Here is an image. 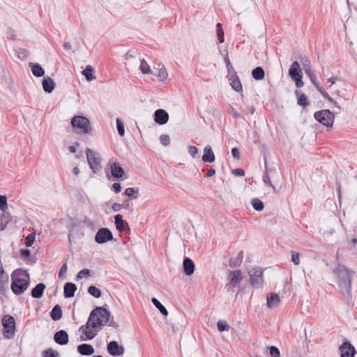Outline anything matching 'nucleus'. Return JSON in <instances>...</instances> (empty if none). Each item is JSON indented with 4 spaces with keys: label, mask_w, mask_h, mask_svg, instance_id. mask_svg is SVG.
I'll list each match as a JSON object with an SVG mask.
<instances>
[{
    "label": "nucleus",
    "mask_w": 357,
    "mask_h": 357,
    "mask_svg": "<svg viewBox=\"0 0 357 357\" xmlns=\"http://www.w3.org/2000/svg\"><path fill=\"white\" fill-rule=\"evenodd\" d=\"M333 273L337 279V284L341 293L347 303L351 299V280L355 275V272L348 269L344 266L338 264L333 269Z\"/></svg>",
    "instance_id": "1"
},
{
    "label": "nucleus",
    "mask_w": 357,
    "mask_h": 357,
    "mask_svg": "<svg viewBox=\"0 0 357 357\" xmlns=\"http://www.w3.org/2000/svg\"><path fill=\"white\" fill-rule=\"evenodd\" d=\"M29 284V275L26 271L22 268L15 270L11 274V290L19 295L25 291Z\"/></svg>",
    "instance_id": "2"
},
{
    "label": "nucleus",
    "mask_w": 357,
    "mask_h": 357,
    "mask_svg": "<svg viewBox=\"0 0 357 357\" xmlns=\"http://www.w3.org/2000/svg\"><path fill=\"white\" fill-rule=\"evenodd\" d=\"M111 314L108 310L103 307H96L90 314L86 328H96L107 324L110 318Z\"/></svg>",
    "instance_id": "3"
},
{
    "label": "nucleus",
    "mask_w": 357,
    "mask_h": 357,
    "mask_svg": "<svg viewBox=\"0 0 357 357\" xmlns=\"http://www.w3.org/2000/svg\"><path fill=\"white\" fill-rule=\"evenodd\" d=\"M71 125L76 132L83 133L85 135L90 134L92 131L90 121L84 116H75L71 119Z\"/></svg>",
    "instance_id": "4"
},
{
    "label": "nucleus",
    "mask_w": 357,
    "mask_h": 357,
    "mask_svg": "<svg viewBox=\"0 0 357 357\" xmlns=\"http://www.w3.org/2000/svg\"><path fill=\"white\" fill-rule=\"evenodd\" d=\"M314 118L318 122L325 126L328 130V128H333L335 114L334 112H332L329 109H322L315 112L314 114Z\"/></svg>",
    "instance_id": "5"
},
{
    "label": "nucleus",
    "mask_w": 357,
    "mask_h": 357,
    "mask_svg": "<svg viewBox=\"0 0 357 357\" xmlns=\"http://www.w3.org/2000/svg\"><path fill=\"white\" fill-rule=\"evenodd\" d=\"M1 322L3 328V337L6 339H12L16 331L14 317L11 315L6 314L3 316Z\"/></svg>",
    "instance_id": "6"
},
{
    "label": "nucleus",
    "mask_w": 357,
    "mask_h": 357,
    "mask_svg": "<svg viewBox=\"0 0 357 357\" xmlns=\"http://www.w3.org/2000/svg\"><path fill=\"white\" fill-rule=\"evenodd\" d=\"M263 270L260 267H252L248 271L250 284L254 288L262 287L264 284Z\"/></svg>",
    "instance_id": "7"
},
{
    "label": "nucleus",
    "mask_w": 357,
    "mask_h": 357,
    "mask_svg": "<svg viewBox=\"0 0 357 357\" xmlns=\"http://www.w3.org/2000/svg\"><path fill=\"white\" fill-rule=\"evenodd\" d=\"M86 155L89 165L93 173H97L101 168V158L99 154L89 148L86 149Z\"/></svg>",
    "instance_id": "8"
},
{
    "label": "nucleus",
    "mask_w": 357,
    "mask_h": 357,
    "mask_svg": "<svg viewBox=\"0 0 357 357\" xmlns=\"http://www.w3.org/2000/svg\"><path fill=\"white\" fill-rule=\"evenodd\" d=\"M94 239L97 243L103 244L113 240V234L108 228L102 227L96 232Z\"/></svg>",
    "instance_id": "9"
},
{
    "label": "nucleus",
    "mask_w": 357,
    "mask_h": 357,
    "mask_svg": "<svg viewBox=\"0 0 357 357\" xmlns=\"http://www.w3.org/2000/svg\"><path fill=\"white\" fill-rule=\"evenodd\" d=\"M340 357H354L356 351L355 347L349 342L344 341L339 347Z\"/></svg>",
    "instance_id": "10"
},
{
    "label": "nucleus",
    "mask_w": 357,
    "mask_h": 357,
    "mask_svg": "<svg viewBox=\"0 0 357 357\" xmlns=\"http://www.w3.org/2000/svg\"><path fill=\"white\" fill-rule=\"evenodd\" d=\"M107 349L108 353L112 356H122L125 352L124 347L114 340L107 344Z\"/></svg>",
    "instance_id": "11"
},
{
    "label": "nucleus",
    "mask_w": 357,
    "mask_h": 357,
    "mask_svg": "<svg viewBox=\"0 0 357 357\" xmlns=\"http://www.w3.org/2000/svg\"><path fill=\"white\" fill-rule=\"evenodd\" d=\"M108 165L110 166L111 174L114 178L120 179L123 176L124 169L119 162L109 160Z\"/></svg>",
    "instance_id": "12"
},
{
    "label": "nucleus",
    "mask_w": 357,
    "mask_h": 357,
    "mask_svg": "<svg viewBox=\"0 0 357 357\" xmlns=\"http://www.w3.org/2000/svg\"><path fill=\"white\" fill-rule=\"evenodd\" d=\"M154 121L158 125H165L169 121V114L163 109H158L153 114Z\"/></svg>",
    "instance_id": "13"
},
{
    "label": "nucleus",
    "mask_w": 357,
    "mask_h": 357,
    "mask_svg": "<svg viewBox=\"0 0 357 357\" xmlns=\"http://www.w3.org/2000/svg\"><path fill=\"white\" fill-rule=\"evenodd\" d=\"M54 340L58 344L66 345L69 342L68 334L66 331L60 330L54 333Z\"/></svg>",
    "instance_id": "14"
},
{
    "label": "nucleus",
    "mask_w": 357,
    "mask_h": 357,
    "mask_svg": "<svg viewBox=\"0 0 357 357\" xmlns=\"http://www.w3.org/2000/svg\"><path fill=\"white\" fill-rule=\"evenodd\" d=\"M183 272L186 275L190 276L194 273L195 266L191 259L185 257L183 261Z\"/></svg>",
    "instance_id": "15"
},
{
    "label": "nucleus",
    "mask_w": 357,
    "mask_h": 357,
    "mask_svg": "<svg viewBox=\"0 0 357 357\" xmlns=\"http://www.w3.org/2000/svg\"><path fill=\"white\" fill-rule=\"evenodd\" d=\"M243 280L242 272L240 270L231 271L229 273V284L236 287Z\"/></svg>",
    "instance_id": "16"
},
{
    "label": "nucleus",
    "mask_w": 357,
    "mask_h": 357,
    "mask_svg": "<svg viewBox=\"0 0 357 357\" xmlns=\"http://www.w3.org/2000/svg\"><path fill=\"white\" fill-rule=\"evenodd\" d=\"M289 75L291 79L303 75L301 66L298 61H294L291 63L289 69Z\"/></svg>",
    "instance_id": "17"
},
{
    "label": "nucleus",
    "mask_w": 357,
    "mask_h": 357,
    "mask_svg": "<svg viewBox=\"0 0 357 357\" xmlns=\"http://www.w3.org/2000/svg\"><path fill=\"white\" fill-rule=\"evenodd\" d=\"M114 222L116 228L119 232L125 231L126 227L129 229L128 222L123 219V216L121 214H117L114 216Z\"/></svg>",
    "instance_id": "18"
},
{
    "label": "nucleus",
    "mask_w": 357,
    "mask_h": 357,
    "mask_svg": "<svg viewBox=\"0 0 357 357\" xmlns=\"http://www.w3.org/2000/svg\"><path fill=\"white\" fill-rule=\"evenodd\" d=\"M95 351L93 347L89 344H81L77 346V352L82 356L92 355Z\"/></svg>",
    "instance_id": "19"
},
{
    "label": "nucleus",
    "mask_w": 357,
    "mask_h": 357,
    "mask_svg": "<svg viewBox=\"0 0 357 357\" xmlns=\"http://www.w3.org/2000/svg\"><path fill=\"white\" fill-rule=\"evenodd\" d=\"M215 155L210 145H206L204 149V154L202 155V160L204 162L211 163L215 160Z\"/></svg>",
    "instance_id": "20"
},
{
    "label": "nucleus",
    "mask_w": 357,
    "mask_h": 357,
    "mask_svg": "<svg viewBox=\"0 0 357 357\" xmlns=\"http://www.w3.org/2000/svg\"><path fill=\"white\" fill-rule=\"evenodd\" d=\"M43 88L45 92L47 93H52L55 88V82L50 77H45L42 81Z\"/></svg>",
    "instance_id": "21"
},
{
    "label": "nucleus",
    "mask_w": 357,
    "mask_h": 357,
    "mask_svg": "<svg viewBox=\"0 0 357 357\" xmlns=\"http://www.w3.org/2000/svg\"><path fill=\"white\" fill-rule=\"evenodd\" d=\"M77 290V286L73 282H66L63 287L64 297L66 298H72L75 296Z\"/></svg>",
    "instance_id": "22"
},
{
    "label": "nucleus",
    "mask_w": 357,
    "mask_h": 357,
    "mask_svg": "<svg viewBox=\"0 0 357 357\" xmlns=\"http://www.w3.org/2000/svg\"><path fill=\"white\" fill-rule=\"evenodd\" d=\"M229 81L230 86L234 90H235L236 92H242V84L237 74L234 73L231 77H229Z\"/></svg>",
    "instance_id": "23"
},
{
    "label": "nucleus",
    "mask_w": 357,
    "mask_h": 357,
    "mask_svg": "<svg viewBox=\"0 0 357 357\" xmlns=\"http://www.w3.org/2000/svg\"><path fill=\"white\" fill-rule=\"evenodd\" d=\"M267 306L269 308L276 307L280 302V299L279 296L276 293H270L267 295Z\"/></svg>",
    "instance_id": "24"
},
{
    "label": "nucleus",
    "mask_w": 357,
    "mask_h": 357,
    "mask_svg": "<svg viewBox=\"0 0 357 357\" xmlns=\"http://www.w3.org/2000/svg\"><path fill=\"white\" fill-rule=\"evenodd\" d=\"M45 284L44 283H38L31 290V294L34 298H40L45 289Z\"/></svg>",
    "instance_id": "25"
},
{
    "label": "nucleus",
    "mask_w": 357,
    "mask_h": 357,
    "mask_svg": "<svg viewBox=\"0 0 357 357\" xmlns=\"http://www.w3.org/2000/svg\"><path fill=\"white\" fill-rule=\"evenodd\" d=\"M154 76L157 77L160 81H164L167 78L168 74L164 66L159 68H154L151 72Z\"/></svg>",
    "instance_id": "26"
},
{
    "label": "nucleus",
    "mask_w": 357,
    "mask_h": 357,
    "mask_svg": "<svg viewBox=\"0 0 357 357\" xmlns=\"http://www.w3.org/2000/svg\"><path fill=\"white\" fill-rule=\"evenodd\" d=\"M29 67L31 69L32 73L37 77H43L45 75V70L42 66L38 63H29Z\"/></svg>",
    "instance_id": "27"
},
{
    "label": "nucleus",
    "mask_w": 357,
    "mask_h": 357,
    "mask_svg": "<svg viewBox=\"0 0 357 357\" xmlns=\"http://www.w3.org/2000/svg\"><path fill=\"white\" fill-rule=\"evenodd\" d=\"M51 319L54 321H59L62 317V310L61 306L57 304L53 307L50 313Z\"/></svg>",
    "instance_id": "28"
},
{
    "label": "nucleus",
    "mask_w": 357,
    "mask_h": 357,
    "mask_svg": "<svg viewBox=\"0 0 357 357\" xmlns=\"http://www.w3.org/2000/svg\"><path fill=\"white\" fill-rule=\"evenodd\" d=\"M12 220V216L8 212L3 211L0 215V231H3L6 227L8 223Z\"/></svg>",
    "instance_id": "29"
},
{
    "label": "nucleus",
    "mask_w": 357,
    "mask_h": 357,
    "mask_svg": "<svg viewBox=\"0 0 357 357\" xmlns=\"http://www.w3.org/2000/svg\"><path fill=\"white\" fill-rule=\"evenodd\" d=\"M295 95L297 98V103L300 106L306 107L309 102H307V96L299 90L295 91Z\"/></svg>",
    "instance_id": "30"
},
{
    "label": "nucleus",
    "mask_w": 357,
    "mask_h": 357,
    "mask_svg": "<svg viewBox=\"0 0 357 357\" xmlns=\"http://www.w3.org/2000/svg\"><path fill=\"white\" fill-rule=\"evenodd\" d=\"M264 70L260 66L256 67L252 71V77L257 81L263 79L264 78Z\"/></svg>",
    "instance_id": "31"
},
{
    "label": "nucleus",
    "mask_w": 357,
    "mask_h": 357,
    "mask_svg": "<svg viewBox=\"0 0 357 357\" xmlns=\"http://www.w3.org/2000/svg\"><path fill=\"white\" fill-rule=\"evenodd\" d=\"M82 75L88 82H91L96 79V76L93 75V68L89 65L87 66L82 71Z\"/></svg>",
    "instance_id": "32"
},
{
    "label": "nucleus",
    "mask_w": 357,
    "mask_h": 357,
    "mask_svg": "<svg viewBox=\"0 0 357 357\" xmlns=\"http://www.w3.org/2000/svg\"><path fill=\"white\" fill-rule=\"evenodd\" d=\"M8 282V276L6 273H0V292L4 294Z\"/></svg>",
    "instance_id": "33"
},
{
    "label": "nucleus",
    "mask_w": 357,
    "mask_h": 357,
    "mask_svg": "<svg viewBox=\"0 0 357 357\" xmlns=\"http://www.w3.org/2000/svg\"><path fill=\"white\" fill-rule=\"evenodd\" d=\"M216 34L218 37V42L217 43H222L225 42V33L224 30L222 26V24L218 22L216 24Z\"/></svg>",
    "instance_id": "34"
},
{
    "label": "nucleus",
    "mask_w": 357,
    "mask_h": 357,
    "mask_svg": "<svg viewBox=\"0 0 357 357\" xmlns=\"http://www.w3.org/2000/svg\"><path fill=\"white\" fill-rule=\"evenodd\" d=\"M151 302L162 315L167 316L168 311L166 307L155 298H152Z\"/></svg>",
    "instance_id": "35"
},
{
    "label": "nucleus",
    "mask_w": 357,
    "mask_h": 357,
    "mask_svg": "<svg viewBox=\"0 0 357 357\" xmlns=\"http://www.w3.org/2000/svg\"><path fill=\"white\" fill-rule=\"evenodd\" d=\"M124 194L127 197L135 199L139 197V190L137 188H128L126 189Z\"/></svg>",
    "instance_id": "36"
},
{
    "label": "nucleus",
    "mask_w": 357,
    "mask_h": 357,
    "mask_svg": "<svg viewBox=\"0 0 357 357\" xmlns=\"http://www.w3.org/2000/svg\"><path fill=\"white\" fill-rule=\"evenodd\" d=\"M305 72L306 75L309 77L311 82L316 88L317 87V86L320 85L319 82L317 81L315 75L309 67L307 68H305Z\"/></svg>",
    "instance_id": "37"
},
{
    "label": "nucleus",
    "mask_w": 357,
    "mask_h": 357,
    "mask_svg": "<svg viewBox=\"0 0 357 357\" xmlns=\"http://www.w3.org/2000/svg\"><path fill=\"white\" fill-rule=\"evenodd\" d=\"M270 171L271 170L267 168V167H266V162L265 161V173L263 175V178H262L263 181L266 184H267L270 187H271L273 189L274 191H275V187L272 184V183L271 181V179H270L269 174H268Z\"/></svg>",
    "instance_id": "38"
},
{
    "label": "nucleus",
    "mask_w": 357,
    "mask_h": 357,
    "mask_svg": "<svg viewBox=\"0 0 357 357\" xmlns=\"http://www.w3.org/2000/svg\"><path fill=\"white\" fill-rule=\"evenodd\" d=\"M252 207L257 211H261L264 209V203L258 198H253L251 200Z\"/></svg>",
    "instance_id": "39"
},
{
    "label": "nucleus",
    "mask_w": 357,
    "mask_h": 357,
    "mask_svg": "<svg viewBox=\"0 0 357 357\" xmlns=\"http://www.w3.org/2000/svg\"><path fill=\"white\" fill-rule=\"evenodd\" d=\"M88 292L93 297L98 298L101 296V291L96 286L91 285L88 288Z\"/></svg>",
    "instance_id": "40"
},
{
    "label": "nucleus",
    "mask_w": 357,
    "mask_h": 357,
    "mask_svg": "<svg viewBox=\"0 0 357 357\" xmlns=\"http://www.w3.org/2000/svg\"><path fill=\"white\" fill-rule=\"evenodd\" d=\"M43 357H60V355L57 351L50 348L43 351Z\"/></svg>",
    "instance_id": "41"
},
{
    "label": "nucleus",
    "mask_w": 357,
    "mask_h": 357,
    "mask_svg": "<svg viewBox=\"0 0 357 357\" xmlns=\"http://www.w3.org/2000/svg\"><path fill=\"white\" fill-rule=\"evenodd\" d=\"M116 128L118 133L123 137L125 135L124 123L120 118L116 119Z\"/></svg>",
    "instance_id": "42"
},
{
    "label": "nucleus",
    "mask_w": 357,
    "mask_h": 357,
    "mask_svg": "<svg viewBox=\"0 0 357 357\" xmlns=\"http://www.w3.org/2000/svg\"><path fill=\"white\" fill-rule=\"evenodd\" d=\"M316 89L321 94L324 99L327 100L329 102H333V98H332L329 96V94L325 91V89L321 85L317 86Z\"/></svg>",
    "instance_id": "43"
},
{
    "label": "nucleus",
    "mask_w": 357,
    "mask_h": 357,
    "mask_svg": "<svg viewBox=\"0 0 357 357\" xmlns=\"http://www.w3.org/2000/svg\"><path fill=\"white\" fill-rule=\"evenodd\" d=\"M217 327L220 332L228 331L230 328L229 325L224 321H218Z\"/></svg>",
    "instance_id": "44"
},
{
    "label": "nucleus",
    "mask_w": 357,
    "mask_h": 357,
    "mask_svg": "<svg viewBox=\"0 0 357 357\" xmlns=\"http://www.w3.org/2000/svg\"><path fill=\"white\" fill-rule=\"evenodd\" d=\"M139 69L143 74H147L151 72L150 70L149 65L144 59L141 60Z\"/></svg>",
    "instance_id": "45"
},
{
    "label": "nucleus",
    "mask_w": 357,
    "mask_h": 357,
    "mask_svg": "<svg viewBox=\"0 0 357 357\" xmlns=\"http://www.w3.org/2000/svg\"><path fill=\"white\" fill-rule=\"evenodd\" d=\"M36 235L34 233L29 234L25 239V245L26 247H31L34 241H35Z\"/></svg>",
    "instance_id": "46"
},
{
    "label": "nucleus",
    "mask_w": 357,
    "mask_h": 357,
    "mask_svg": "<svg viewBox=\"0 0 357 357\" xmlns=\"http://www.w3.org/2000/svg\"><path fill=\"white\" fill-rule=\"evenodd\" d=\"M91 271L88 268H84L81 270L77 275V280H80L83 278H87L90 276Z\"/></svg>",
    "instance_id": "47"
},
{
    "label": "nucleus",
    "mask_w": 357,
    "mask_h": 357,
    "mask_svg": "<svg viewBox=\"0 0 357 357\" xmlns=\"http://www.w3.org/2000/svg\"><path fill=\"white\" fill-rule=\"evenodd\" d=\"M269 353L271 357H280V350L275 346H271L269 347Z\"/></svg>",
    "instance_id": "48"
},
{
    "label": "nucleus",
    "mask_w": 357,
    "mask_h": 357,
    "mask_svg": "<svg viewBox=\"0 0 357 357\" xmlns=\"http://www.w3.org/2000/svg\"><path fill=\"white\" fill-rule=\"evenodd\" d=\"M7 205L6 196L0 195V210L5 211V209L7 208Z\"/></svg>",
    "instance_id": "49"
},
{
    "label": "nucleus",
    "mask_w": 357,
    "mask_h": 357,
    "mask_svg": "<svg viewBox=\"0 0 357 357\" xmlns=\"http://www.w3.org/2000/svg\"><path fill=\"white\" fill-rule=\"evenodd\" d=\"M160 143L167 146L170 144V137L168 135H162L160 137Z\"/></svg>",
    "instance_id": "50"
},
{
    "label": "nucleus",
    "mask_w": 357,
    "mask_h": 357,
    "mask_svg": "<svg viewBox=\"0 0 357 357\" xmlns=\"http://www.w3.org/2000/svg\"><path fill=\"white\" fill-rule=\"evenodd\" d=\"M300 254L296 251H291V261L295 265H298L300 264Z\"/></svg>",
    "instance_id": "51"
},
{
    "label": "nucleus",
    "mask_w": 357,
    "mask_h": 357,
    "mask_svg": "<svg viewBox=\"0 0 357 357\" xmlns=\"http://www.w3.org/2000/svg\"><path fill=\"white\" fill-rule=\"evenodd\" d=\"M241 261H240V259H237L236 257L231 258L229 260V266L231 268H236L239 266L241 264Z\"/></svg>",
    "instance_id": "52"
},
{
    "label": "nucleus",
    "mask_w": 357,
    "mask_h": 357,
    "mask_svg": "<svg viewBox=\"0 0 357 357\" xmlns=\"http://www.w3.org/2000/svg\"><path fill=\"white\" fill-rule=\"evenodd\" d=\"M219 51H220V54L223 56L225 64L230 63L231 61L229 58V54H228L227 50H221L219 48Z\"/></svg>",
    "instance_id": "53"
},
{
    "label": "nucleus",
    "mask_w": 357,
    "mask_h": 357,
    "mask_svg": "<svg viewBox=\"0 0 357 357\" xmlns=\"http://www.w3.org/2000/svg\"><path fill=\"white\" fill-rule=\"evenodd\" d=\"M188 153L192 157V158H195L196 157V155L198 153V149L196 146H189L188 147Z\"/></svg>",
    "instance_id": "54"
},
{
    "label": "nucleus",
    "mask_w": 357,
    "mask_h": 357,
    "mask_svg": "<svg viewBox=\"0 0 357 357\" xmlns=\"http://www.w3.org/2000/svg\"><path fill=\"white\" fill-rule=\"evenodd\" d=\"M226 67H227V74H228V77H231V75L234 74H236L234 68H233L231 62L230 63H228L226 64Z\"/></svg>",
    "instance_id": "55"
},
{
    "label": "nucleus",
    "mask_w": 357,
    "mask_h": 357,
    "mask_svg": "<svg viewBox=\"0 0 357 357\" xmlns=\"http://www.w3.org/2000/svg\"><path fill=\"white\" fill-rule=\"evenodd\" d=\"M84 333L88 340H92L96 335V333H94L91 331L90 328L87 329L86 328Z\"/></svg>",
    "instance_id": "56"
},
{
    "label": "nucleus",
    "mask_w": 357,
    "mask_h": 357,
    "mask_svg": "<svg viewBox=\"0 0 357 357\" xmlns=\"http://www.w3.org/2000/svg\"><path fill=\"white\" fill-rule=\"evenodd\" d=\"M303 75H301L299 77H294V79H292L295 82V84L297 88H301L304 83L302 80Z\"/></svg>",
    "instance_id": "57"
},
{
    "label": "nucleus",
    "mask_w": 357,
    "mask_h": 357,
    "mask_svg": "<svg viewBox=\"0 0 357 357\" xmlns=\"http://www.w3.org/2000/svg\"><path fill=\"white\" fill-rule=\"evenodd\" d=\"M232 174L236 176H243L245 175V172L243 169L237 168L232 170Z\"/></svg>",
    "instance_id": "58"
},
{
    "label": "nucleus",
    "mask_w": 357,
    "mask_h": 357,
    "mask_svg": "<svg viewBox=\"0 0 357 357\" xmlns=\"http://www.w3.org/2000/svg\"><path fill=\"white\" fill-rule=\"evenodd\" d=\"M121 185L119 183H114L112 184V190L115 192V193H119L121 191Z\"/></svg>",
    "instance_id": "59"
},
{
    "label": "nucleus",
    "mask_w": 357,
    "mask_h": 357,
    "mask_svg": "<svg viewBox=\"0 0 357 357\" xmlns=\"http://www.w3.org/2000/svg\"><path fill=\"white\" fill-rule=\"evenodd\" d=\"M20 255L24 258L29 257L31 256V251L29 249H21Z\"/></svg>",
    "instance_id": "60"
},
{
    "label": "nucleus",
    "mask_w": 357,
    "mask_h": 357,
    "mask_svg": "<svg viewBox=\"0 0 357 357\" xmlns=\"http://www.w3.org/2000/svg\"><path fill=\"white\" fill-rule=\"evenodd\" d=\"M231 154H232V156L235 159H237V160L240 159V152H239V150L238 149V148H236V147L232 148Z\"/></svg>",
    "instance_id": "61"
},
{
    "label": "nucleus",
    "mask_w": 357,
    "mask_h": 357,
    "mask_svg": "<svg viewBox=\"0 0 357 357\" xmlns=\"http://www.w3.org/2000/svg\"><path fill=\"white\" fill-rule=\"evenodd\" d=\"M339 80L340 79L337 76H332L327 80V83L329 84L328 87H331L333 84Z\"/></svg>",
    "instance_id": "62"
},
{
    "label": "nucleus",
    "mask_w": 357,
    "mask_h": 357,
    "mask_svg": "<svg viewBox=\"0 0 357 357\" xmlns=\"http://www.w3.org/2000/svg\"><path fill=\"white\" fill-rule=\"evenodd\" d=\"M123 206V204H121L119 203H114L112 206V209L116 212L119 211Z\"/></svg>",
    "instance_id": "63"
},
{
    "label": "nucleus",
    "mask_w": 357,
    "mask_h": 357,
    "mask_svg": "<svg viewBox=\"0 0 357 357\" xmlns=\"http://www.w3.org/2000/svg\"><path fill=\"white\" fill-rule=\"evenodd\" d=\"M229 113L232 114V116L236 118V119H238L239 117H241V115L239 113H238L233 107L230 106V108H229Z\"/></svg>",
    "instance_id": "64"
}]
</instances>
